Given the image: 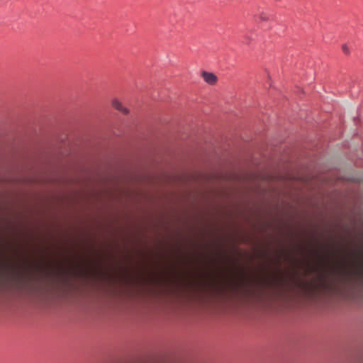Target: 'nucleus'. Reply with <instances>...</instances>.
<instances>
[{"mask_svg":"<svg viewBox=\"0 0 363 363\" xmlns=\"http://www.w3.org/2000/svg\"><path fill=\"white\" fill-rule=\"evenodd\" d=\"M201 76L203 80L210 85L215 84L218 81V77L211 72L204 71L201 73Z\"/></svg>","mask_w":363,"mask_h":363,"instance_id":"1","label":"nucleus"},{"mask_svg":"<svg viewBox=\"0 0 363 363\" xmlns=\"http://www.w3.org/2000/svg\"><path fill=\"white\" fill-rule=\"evenodd\" d=\"M112 106L114 108L119 111L120 112L127 114L128 113V108L124 107L122 104V103L118 99H113L112 100Z\"/></svg>","mask_w":363,"mask_h":363,"instance_id":"2","label":"nucleus"},{"mask_svg":"<svg viewBox=\"0 0 363 363\" xmlns=\"http://www.w3.org/2000/svg\"><path fill=\"white\" fill-rule=\"evenodd\" d=\"M342 50L345 54L348 55L350 53V49L347 45H343L342 46Z\"/></svg>","mask_w":363,"mask_h":363,"instance_id":"3","label":"nucleus"},{"mask_svg":"<svg viewBox=\"0 0 363 363\" xmlns=\"http://www.w3.org/2000/svg\"><path fill=\"white\" fill-rule=\"evenodd\" d=\"M312 250H315V248H313Z\"/></svg>","mask_w":363,"mask_h":363,"instance_id":"4","label":"nucleus"},{"mask_svg":"<svg viewBox=\"0 0 363 363\" xmlns=\"http://www.w3.org/2000/svg\"><path fill=\"white\" fill-rule=\"evenodd\" d=\"M357 250H360L361 249H360V248H358Z\"/></svg>","mask_w":363,"mask_h":363,"instance_id":"5","label":"nucleus"}]
</instances>
